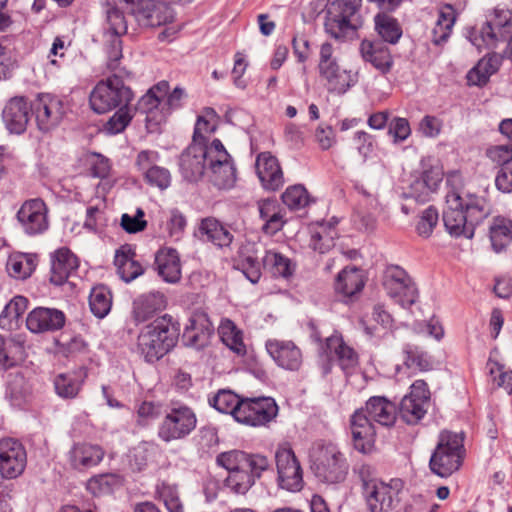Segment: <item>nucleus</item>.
<instances>
[{
    "mask_svg": "<svg viewBox=\"0 0 512 512\" xmlns=\"http://www.w3.org/2000/svg\"><path fill=\"white\" fill-rule=\"evenodd\" d=\"M132 315L137 323H143L167 306V298L160 291H149L137 296L133 300Z\"/></svg>",
    "mask_w": 512,
    "mask_h": 512,
    "instance_id": "34",
    "label": "nucleus"
},
{
    "mask_svg": "<svg viewBox=\"0 0 512 512\" xmlns=\"http://www.w3.org/2000/svg\"><path fill=\"white\" fill-rule=\"evenodd\" d=\"M503 57V55L495 52L485 55L467 73L466 78L468 84L479 87L486 85L490 77L499 70Z\"/></svg>",
    "mask_w": 512,
    "mask_h": 512,
    "instance_id": "40",
    "label": "nucleus"
},
{
    "mask_svg": "<svg viewBox=\"0 0 512 512\" xmlns=\"http://www.w3.org/2000/svg\"><path fill=\"white\" fill-rule=\"evenodd\" d=\"M256 173L266 190L276 191L284 184L283 172L278 159L270 152H262L257 156Z\"/></svg>",
    "mask_w": 512,
    "mask_h": 512,
    "instance_id": "31",
    "label": "nucleus"
},
{
    "mask_svg": "<svg viewBox=\"0 0 512 512\" xmlns=\"http://www.w3.org/2000/svg\"><path fill=\"white\" fill-rule=\"evenodd\" d=\"M234 268L240 271L252 284L259 282L262 276L263 261L260 262L259 247L252 241H244L234 258Z\"/></svg>",
    "mask_w": 512,
    "mask_h": 512,
    "instance_id": "25",
    "label": "nucleus"
},
{
    "mask_svg": "<svg viewBox=\"0 0 512 512\" xmlns=\"http://www.w3.org/2000/svg\"><path fill=\"white\" fill-rule=\"evenodd\" d=\"M28 307L24 296H15L7 303L0 314V327L10 329L13 322L17 323Z\"/></svg>",
    "mask_w": 512,
    "mask_h": 512,
    "instance_id": "54",
    "label": "nucleus"
},
{
    "mask_svg": "<svg viewBox=\"0 0 512 512\" xmlns=\"http://www.w3.org/2000/svg\"><path fill=\"white\" fill-rule=\"evenodd\" d=\"M427 406L428 404L417 401L415 398L403 397L397 414L399 413L401 419L408 425H415L426 415Z\"/></svg>",
    "mask_w": 512,
    "mask_h": 512,
    "instance_id": "52",
    "label": "nucleus"
},
{
    "mask_svg": "<svg viewBox=\"0 0 512 512\" xmlns=\"http://www.w3.org/2000/svg\"><path fill=\"white\" fill-rule=\"evenodd\" d=\"M359 51L363 60L370 63L381 74L389 73L393 67L394 61L389 48L380 40L361 41Z\"/></svg>",
    "mask_w": 512,
    "mask_h": 512,
    "instance_id": "32",
    "label": "nucleus"
},
{
    "mask_svg": "<svg viewBox=\"0 0 512 512\" xmlns=\"http://www.w3.org/2000/svg\"><path fill=\"white\" fill-rule=\"evenodd\" d=\"M179 334V322L165 314L140 332L137 339V350L145 361L156 362L175 347Z\"/></svg>",
    "mask_w": 512,
    "mask_h": 512,
    "instance_id": "3",
    "label": "nucleus"
},
{
    "mask_svg": "<svg viewBox=\"0 0 512 512\" xmlns=\"http://www.w3.org/2000/svg\"><path fill=\"white\" fill-rule=\"evenodd\" d=\"M216 464L227 470L224 486L237 495H245L271 466L266 456L242 450L220 453Z\"/></svg>",
    "mask_w": 512,
    "mask_h": 512,
    "instance_id": "2",
    "label": "nucleus"
},
{
    "mask_svg": "<svg viewBox=\"0 0 512 512\" xmlns=\"http://www.w3.org/2000/svg\"><path fill=\"white\" fill-rule=\"evenodd\" d=\"M445 198L443 222L446 231L455 238H473L476 226L491 213L488 201L471 193L462 196L455 190L449 191Z\"/></svg>",
    "mask_w": 512,
    "mask_h": 512,
    "instance_id": "1",
    "label": "nucleus"
},
{
    "mask_svg": "<svg viewBox=\"0 0 512 512\" xmlns=\"http://www.w3.org/2000/svg\"><path fill=\"white\" fill-rule=\"evenodd\" d=\"M145 213L142 208H137L135 215L123 214L121 217V227L128 233H138L147 226L144 219Z\"/></svg>",
    "mask_w": 512,
    "mask_h": 512,
    "instance_id": "64",
    "label": "nucleus"
},
{
    "mask_svg": "<svg viewBox=\"0 0 512 512\" xmlns=\"http://www.w3.org/2000/svg\"><path fill=\"white\" fill-rule=\"evenodd\" d=\"M21 230L28 236H37L49 228L48 208L41 198L26 200L16 214Z\"/></svg>",
    "mask_w": 512,
    "mask_h": 512,
    "instance_id": "18",
    "label": "nucleus"
},
{
    "mask_svg": "<svg viewBox=\"0 0 512 512\" xmlns=\"http://www.w3.org/2000/svg\"><path fill=\"white\" fill-rule=\"evenodd\" d=\"M388 134L393 137L394 143L404 142L411 135V127L406 118L394 117L388 126Z\"/></svg>",
    "mask_w": 512,
    "mask_h": 512,
    "instance_id": "63",
    "label": "nucleus"
},
{
    "mask_svg": "<svg viewBox=\"0 0 512 512\" xmlns=\"http://www.w3.org/2000/svg\"><path fill=\"white\" fill-rule=\"evenodd\" d=\"M156 492L169 512H184L176 485L163 481L157 485Z\"/></svg>",
    "mask_w": 512,
    "mask_h": 512,
    "instance_id": "58",
    "label": "nucleus"
},
{
    "mask_svg": "<svg viewBox=\"0 0 512 512\" xmlns=\"http://www.w3.org/2000/svg\"><path fill=\"white\" fill-rule=\"evenodd\" d=\"M38 129L49 132L55 129L63 120L67 112L65 101L49 93L37 96L32 104Z\"/></svg>",
    "mask_w": 512,
    "mask_h": 512,
    "instance_id": "17",
    "label": "nucleus"
},
{
    "mask_svg": "<svg viewBox=\"0 0 512 512\" xmlns=\"http://www.w3.org/2000/svg\"><path fill=\"white\" fill-rule=\"evenodd\" d=\"M281 198L283 203L291 210L304 208L309 202L307 190L300 184L288 187Z\"/></svg>",
    "mask_w": 512,
    "mask_h": 512,
    "instance_id": "60",
    "label": "nucleus"
},
{
    "mask_svg": "<svg viewBox=\"0 0 512 512\" xmlns=\"http://www.w3.org/2000/svg\"><path fill=\"white\" fill-rule=\"evenodd\" d=\"M265 347L279 367L289 371L300 369L303 362L302 352L293 341L269 339Z\"/></svg>",
    "mask_w": 512,
    "mask_h": 512,
    "instance_id": "27",
    "label": "nucleus"
},
{
    "mask_svg": "<svg viewBox=\"0 0 512 512\" xmlns=\"http://www.w3.org/2000/svg\"><path fill=\"white\" fill-rule=\"evenodd\" d=\"M114 265L120 278L129 283L144 273V268L136 259L135 248L132 245L125 244L120 246L115 252Z\"/></svg>",
    "mask_w": 512,
    "mask_h": 512,
    "instance_id": "38",
    "label": "nucleus"
},
{
    "mask_svg": "<svg viewBox=\"0 0 512 512\" xmlns=\"http://www.w3.org/2000/svg\"><path fill=\"white\" fill-rule=\"evenodd\" d=\"M211 182L219 189H229L236 182V168L230 154L219 139L210 144V161L208 163Z\"/></svg>",
    "mask_w": 512,
    "mask_h": 512,
    "instance_id": "16",
    "label": "nucleus"
},
{
    "mask_svg": "<svg viewBox=\"0 0 512 512\" xmlns=\"http://www.w3.org/2000/svg\"><path fill=\"white\" fill-rule=\"evenodd\" d=\"M103 449L88 443L75 444L69 452L71 466L77 470H86L97 466L104 457Z\"/></svg>",
    "mask_w": 512,
    "mask_h": 512,
    "instance_id": "39",
    "label": "nucleus"
},
{
    "mask_svg": "<svg viewBox=\"0 0 512 512\" xmlns=\"http://www.w3.org/2000/svg\"><path fill=\"white\" fill-rule=\"evenodd\" d=\"M84 379L78 373H61L54 379L56 394L63 399H74L78 396Z\"/></svg>",
    "mask_w": 512,
    "mask_h": 512,
    "instance_id": "50",
    "label": "nucleus"
},
{
    "mask_svg": "<svg viewBox=\"0 0 512 512\" xmlns=\"http://www.w3.org/2000/svg\"><path fill=\"white\" fill-rule=\"evenodd\" d=\"M36 266L37 260L34 254L17 253L8 258L6 269L11 277L25 280L32 275Z\"/></svg>",
    "mask_w": 512,
    "mask_h": 512,
    "instance_id": "47",
    "label": "nucleus"
},
{
    "mask_svg": "<svg viewBox=\"0 0 512 512\" xmlns=\"http://www.w3.org/2000/svg\"><path fill=\"white\" fill-rule=\"evenodd\" d=\"M218 334L223 344L234 353L239 356L246 354L242 331L238 329L232 320L223 318L218 326Z\"/></svg>",
    "mask_w": 512,
    "mask_h": 512,
    "instance_id": "45",
    "label": "nucleus"
},
{
    "mask_svg": "<svg viewBox=\"0 0 512 512\" xmlns=\"http://www.w3.org/2000/svg\"><path fill=\"white\" fill-rule=\"evenodd\" d=\"M350 429L354 448L364 454L370 453L374 447L376 430L363 408L351 415Z\"/></svg>",
    "mask_w": 512,
    "mask_h": 512,
    "instance_id": "26",
    "label": "nucleus"
},
{
    "mask_svg": "<svg viewBox=\"0 0 512 512\" xmlns=\"http://www.w3.org/2000/svg\"><path fill=\"white\" fill-rule=\"evenodd\" d=\"M278 412L279 407L272 397H247L238 409L237 422L250 427H264L276 419Z\"/></svg>",
    "mask_w": 512,
    "mask_h": 512,
    "instance_id": "15",
    "label": "nucleus"
},
{
    "mask_svg": "<svg viewBox=\"0 0 512 512\" xmlns=\"http://www.w3.org/2000/svg\"><path fill=\"white\" fill-rule=\"evenodd\" d=\"M215 328L208 314L202 310L194 311L182 334V342L187 347L196 349L206 346Z\"/></svg>",
    "mask_w": 512,
    "mask_h": 512,
    "instance_id": "23",
    "label": "nucleus"
},
{
    "mask_svg": "<svg viewBox=\"0 0 512 512\" xmlns=\"http://www.w3.org/2000/svg\"><path fill=\"white\" fill-rule=\"evenodd\" d=\"M439 220V214L434 206L426 208L416 225V231L419 236L428 238L431 236L434 228L436 227Z\"/></svg>",
    "mask_w": 512,
    "mask_h": 512,
    "instance_id": "61",
    "label": "nucleus"
},
{
    "mask_svg": "<svg viewBox=\"0 0 512 512\" xmlns=\"http://www.w3.org/2000/svg\"><path fill=\"white\" fill-rule=\"evenodd\" d=\"M162 404L154 401H143L137 408V422L148 425L162 415Z\"/></svg>",
    "mask_w": 512,
    "mask_h": 512,
    "instance_id": "62",
    "label": "nucleus"
},
{
    "mask_svg": "<svg viewBox=\"0 0 512 512\" xmlns=\"http://www.w3.org/2000/svg\"><path fill=\"white\" fill-rule=\"evenodd\" d=\"M491 246L496 253L505 250L512 242V220L506 217H495L489 227Z\"/></svg>",
    "mask_w": 512,
    "mask_h": 512,
    "instance_id": "44",
    "label": "nucleus"
},
{
    "mask_svg": "<svg viewBox=\"0 0 512 512\" xmlns=\"http://www.w3.org/2000/svg\"><path fill=\"white\" fill-rule=\"evenodd\" d=\"M78 258L68 248H60L51 255L50 281L55 285L64 284L76 272Z\"/></svg>",
    "mask_w": 512,
    "mask_h": 512,
    "instance_id": "37",
    "label": "nucleus"
},
{
    "mask_svg": "<svg viewBox=\"0 0 512 512\" xmlns=\"http://www.w3.org/2000/svg\"><path fill=\"white\" fill-rule=\"evenodd\" d=\"M169 83L165 80L153 85L137 102L134 111L145 114V122L149 128L156 127L165 121V114L159 106L169 92Z\"/></svg>",
    "mask_w": 512,
    "mask_h": 512,
    "instance_id": "19",
    "label": "nucleus"
},
{
    "mask_svg": "<svg viewBox=\"0 0 512 512\" xmlns=\"http://www.w3.org/2000/svg\"><path fill=\"white\" fill-rule=\"evenodd\" d=\"M160 154L154 150H142L136 158V166L144 181L151 187L167 189L171 184V174L165 167L158 165Z\"/></svg>",
    "mask_w": 512,
    "mask_h": 512,
    "instance_id": "21",
    "label": "nucleus"
},
{
    "mask_svg": "<svg viewBox=\"0 0 512 512\" xmlns=\"http://www.w3.org/2000/svg\"><path fill=\"white\" fill-rule=\"evenodd\" d=\"M361 495L368 512H392L400 503L404 482L392 478L388 482L370 477V467L362 466L359 471Z\"/></svg>",
    "mask_w": 512,
    "mask_h": 512,
    "instance_id": "5",
    "label": "nucleus"
},
{
    "mask_svg": "<svg viewBox=\"0 0 512 512\" xmlns=\"http://www.w3.org/2000/svg\"><path fill=\"white\" fill-rule=\"evenodd\" d=\"M128 26L124 13L117 8L107 10L104 28L107 67L111 71L118 69L122 54L121 37L127 34Z\"/></svg>",
    "mask_w": 512,
    "mask_h": 512,
    "instance_id": "12",
    "label": "nucleus"
},
{
    "mask_svg": "<svg viewBox=\"0 0 512 512\" xmlns=\"http://www.w3.org/2000/svg\"><path fill=\"white\" fill-rule=\"evenodd\" d=\"M456 21L455 10L452 5L446 4L439 11L438 19L432 31V42L435 45L444 44L451 35Z\"/></svg>",
    "mask_w": 512,
    "mask_h": 512,
    "instance_id": "48",
    "label": "nucleus"
},
{
    "mask_svg": "<svg viewBox=\"0 0 512 512\" xmlns=\"http://www.w3.org/2000/svg\"><path fill=\"white\" fill-rule=\"evenodd\" d=\"M373 423L390 428L397 419L396 405L384 396L370 397L363 408Z\"/></svg>",
    "mask_w": 512,
    "mask_h": 512,
    "instance_id": "36",
    "label": "nucleus"
},
{
    "mask_svg": "<svg viewBox=\"0 0 512 512\" xmlns=\"http://www.w3.org/2000/svg\"><path fill=\"white\" fill-rule=\"evenodd\" d=\"M318 68L320 77L331 94L344 95L358 82L357 74L338 65L333 57V46L328 42L321 45Z\"/></svg>",
    "mask_w": 512,
    "mask_h": 512,
    "instance_id": "9",
    "label": "nucleus"
},
{
    "mask_svg": "<svg viewBox=\"0 0 512 512\" xmlns=\"http://www.w3.org/2000/svg\"><path fill=\"white\" fill-rule=\"evenodd\" d=\"M65 314L56 308L36 307L29 312L26 326L33 333L58 331L65 325Z\"/></svg>",
    "mask_w": 512,
    "mask_h": 512,
    "instance_id": "30",
    "label": "nucleus"
},
{
    "mask_svg": "<svg viewBox=\"0 0 512 512\" xmlns=\"http://www.w3.org/2000/svg\"><path fill=\"white\" fill-rule=\"evenodd\" d=\"M263 269L275 278L287 279L296 269V264L287 256L275 250H267L262 257Z\"/></svg>",
    "mask_w": 512,
    "mask_h": 512,
    "instance_id": "43",
    "label": "nucleus"
},
{
    "mask_svg": "<svg viewBox=\"0 0 512 512\" xmlns=\"http://www.w3.org/2000/svg\"><path fill=\"white\" fill-rule=\"evenodd\" d=\"M365 280L362 271L356 267L345 268L337 276L335 290L343 297L351 298L364 288Z\"/></svg>",
    "mask_w": 512,
    "mask_h": 512,
    "instance_id": "42",
    "label": "nucleus"
},
{
    "mask_svg": "<svg viewBox=\"0 0 512 512\" xmlns=\"http://www.w3.org/2000/svg\"><path fill=\"white\" fill-rule=\"evenodd\" d=\"M134 16L140 26L158 27L172 21V10L161 2L155 0H140L133 10Z\"/></svg>",
    "mask_w": 512,
    "mask_h": 512,
    "instance_id": "28",
    "label": "nucleus"
},
{
    "mask_svg": "<svg viewBox=\"0 0 512 512\" xmlns=\"http://www.w3.org/2000/svg\"><path fill=\"white\" fill-rule=\"evenodd\" d=\"M464 441V432L446 429L440 431L437 445L429 461L431 471L442 478H447L458 471L466 456Z\"/></svg>",
    "mask_w": 512,
    "mask_h": 512,
    "instance_id": "6",
    "label": "nucleus"
},
{
    "mask_svg": "<svg viewBox=\"0 0 512 512\" xmlns=\"http://www.w3.org/2000/svg\"><path fill=\"white\" fill-rule=\"evenodd\" d=\"M27 463V455L21 442L13 438L0 440V474L3 478L20 476Z\"/></svg>",
    "mask_w": 512,
    "mask_h": 512,
    "instance_id": "20",
    "label": "nucleus"
},
{
    "mask_svg": "<svg viewBox=\"0 0 512 512\" xmlns=\"http://www.w3.org/2000/svg\"><path fill=\"white\" fill-rule=\"evenodd\" d=\"M392 321V316L385 310L384 306L377 304L373 307L371 316L361 318L360 324L367 335L374 336L377 333V325L388 328Z\"/></svg>",
    "mask_w": 512,
    "mask_h": 512,
    "instance_id": "55",
    "label": "nucleus"
},
{
    "mask_svg": "<svg viewBox=\"0 0 512 512\" xmlns=\"http://www.w3.org/2000/svg\"><path fill=\"white\" fill-rule=\"evenodd\" d=\"M277 483L281 489L298 492L303 488V470L288 443L281 444L275 452Z\"/></svg>",
    "mask_w": 512,
    "mask_h": 512,
    "instance_id": "13",
    "label": "nucleus"
},
{
    "mask_svg": "<svg viewBox=\"0 0 512 512\" xmlns=\"http://www.w3.org/2000/svg\"><path fill=\"white\" fill-rule=\"evenodd\" d=\"M374 26L383 43L396 44L403 33L398 20L385 12L374 16Z\"/></svg>",
    "mask_w": 512,
    "mask_h": 512,
    "instance_id": "46",
    "label": "nucleus"
},
{
    "mask_svg": "<svg viewBox=\"0 0 512 512\" xmlns=\"http://www.w3.org/2000/svg\"><path fill=\"white\" fill-rule=\"evenodd\" d=\"M117 70H119L118 73L99 81L90 93V106L98 114L131 104L134 98L132 89L123 80V75L129 76L130 73L125 69Z\"/></svg>",
    "mask_w": 512,
    "mask_h": 512,
    "instance_id": "7",
    "label": "nucleus"
},
{
    "mask_svg": "<svg viewBox=\"0 0 512 512\" xmlns=\"http://www.w3.org/2000/svg\"><path fill=\"white\" fill-rule=\"evenodd\" d=\"M197 422L196 413L190 406L172 404L158 425L157 436L165 443L186 439L196 429Z\"/></svg>",
    "mask_w": 512,
    "mask_h": 512,
    "instance_id": "8",
    "label": "nucleus"
},
{
    "mask_svg": "<svg viewBox=\"0 0 512 512\" xmlns=\"http://www.w3.org/2000/svg\"><path fill=\"white\" fill-rule=\"evenodd\" d=\"M325 352L333 354L336 357L338 365L346 373H351L359 363L356 351L347 345L341 333L334 331L332 335L325 339Z\"/></svg>",
    "mask_w": 512,
    "mask_h": 512,
    "instance_id": "35",
    "label": "nucleus"
},
{
    "mask_svg": "<svg viewBox=\"0 0 512 512\" xmlns=\"http://www.w3.org/2000/svg\"><path fill=\"white\" fill-rule=\"evenodd\" d=\"M154 269L166 283L176 284L181 280V262L176 249L162 247L155 253Z\"/></svg>",
    "mask_w": 512,
    "mask_h": 512,
    "instance_id": "33",
    "label": "nucleus"
},
{
    "mask_svg": "<svg viewBox=\"0 0 512 512\" xmlns=\"http://www.w3.org/2000/svg\"><path fill=\"white\" fill-rule=\"evenodd\" d=\"M89 306L97 318H104L112 307V294L109 288L105 285L92 288L89 295Z\"/></svg>",
    "mask_w": 512,
    "mask_h": 512,
    "instance_id": "51",
    "label": "nucleus"
},
{
    "mask_svg": "<svg viewBox=\"0 0 512 512\" xmlns=\"http://www.w3.org/2000/svg\"><path fill=\"white\" fill-rule=\"evenodd\" d=\"M466 38L479 51L494 49L499 43L507 42L504 56L512 61V11L495 8L481 27L467 29Z\"/></svg>",
    "mask_w": 512,
    "mask_h": 512,
    "instance_id": "4",
    "label": "nucleus"
},
{
    "mask_svg": "<svg viewBox=\"0 0 512 512\" xmlns=\"http://www.w3.org/2000/svg\"><path fill=\"white\" fill-rule=\"evenodd\" d=\"M382 285L387 295L403 308L413 305L418 297L417 288L407 272L397 265L386 267Z\"/></svg>",
    "mask_w": 512,
    "mask_h": 512,
    "instance_id": "14",
    "label": "nucleus"
},
{
    "mask_svg": "<svg viewBox=\"0 0 512 512\" xmlns=\"http://www.w3.org/2000/svg\"><path fill=\"white\" fill-rule=\"evenodd\" d=\"M199 231L208 242L219 248L229 247L234 239L230 226L223 224L214 217L202 219Z\"/></svg>",
    "mask_w": 512,
    "mask_h": 512,
    "instance_id": "41",
    "label": "nucleus"
},
{
    "mask_svg": "<svg viewBox=\"0 0 512 512\" xmlns=\"http://www.w3.org/2000/svg\"><path fill=\"white\" fill-rule=\"evenodd\" d=\"M134 117V110L130 104L116 108L115 113L104 125L107 134L116 135L123 132Z\"/></svg>",
    "mask_w": 512,
    "mask_h": 512,
    "instance_id": "56",
    "label": "nucleus"
},
{
    "mask_svg": "<svg viewBox=\"0 0 512 512\" xmlns=\"http://www.w3.org/2000/svg\"><path fill=\"white\" fill-rule=\"evenodd\" d=\"M442 182V173L438 168H429L419 174L412 175L405 196L418 203L429 202Z\"/></svg>",
    "mask_w": 512,
    "mask_h": 512,
    "instance_id": "24",
    "label": "nucleus"
},
{
    "mask_svg": "<svg viewBox=\"0 0 512 512\" xmlns=\"http://www.w3.org/2000/svg\"><path fill=\"white\" fill-rule=\"evenodd\" d=\"M29 395V388L21 374L11 376L6 386L5 396L13 406L20 407Z\"/></svg>",
    "mask_w": 512,
    "mask_h": 512,
    "instance_id": "57",
    "label": "nucleus"
},
{
    "mask_svg": "<svg viewBox=\"0 0 512 512\" xmlns=\"http://www.w3.org/2000/svg\"><path fill=\"white\" fill-rule=\"evenodd\" d=\"M31 111H33L32 104H29L25 97L17 96L11 98L2 111V118L6 128L14 134L24 133Z\"/></svg>",
    "mask_w": 512,
    "mask_h": 512,
    "instance_id": "29",
    "label": "nucleus"
},
{
    "mask_svg": "<svg viewBox=\"0 0 512 512\" xmlns=\"http://www.w3.org/2000/svg\"><path fill=\"white\" fill-rule=\"evenodd\" d=\"M243 401L244 398L239 397L233 391L222 389L209 399V404L221 413L232 415L237 421L238 409L242 406Z\"/></svg>",
    "mask_w": 512,
    "mask_h": 512,
    "instance_id": "49",
    "label": "nucleus"
},
{
    "mask_svg": "<svg viewBox=\"0 0 512 512\" xmlns=\"http://www.w3.org/2000/svg\"><path fill=\"white\" fill-rule=\"evenodd\" d=\"M359 4L356 0L331 2L325 21V29L335 39H344L360 27Z\"/></svg>",
    "mask_w": 512,
    "mask_h": 512,
    "instance_id": "10",
    "label": "nucleus"
},
{
    "mask_svg": "<svg viewBox=\"0 0 512 512\" xmlns=\"http://www.w3.org/2000/svg\"><path fill=\"white\" fill-rule=\"evenodd\" d=\"M337 221L327 224H321L320 230L314 232L311 236L310 247L314 251L323 254L329 251L334 246V240L337 238L338 233L335 229Z\"/></svg>",
    "mask_w": 512,
    "mask_h": 512,
    "instance_id": "53",
    "label": "nucleus"
},
{
    "mask_svg": "<svg viewBox=\"0 0 512 512\" xmlns=\"http://www.w3.org/2000/svg\"><path fill=\"white\" fill-rule=\"evenodd\" d=\"M403 352L405 354L404 364L408 368H416L421 371H427L431 368V357L418 346L406 344L403 347Z\"/></svg>",
    "mask_w": 512,
    "mask_h": 512,
    "instance_id": "59",
    "label": "nucleus"
},
{
    "mask_svg": "<svg viewBox=\"0 0 512 512\" xmlns=\"http://www.w3.org/2000/svg\"><path fill=\"white\" fill-rule=\"evenodd\" d=\"M349 465L344 454L334 444L320 447L313 463L315 476L325 483H339L347 475Z\"/></svg>",
    "mask_w": 512,
    "mask_h": 512,
    "instance_id": "11",
    "label": "nucleus"
},
{
    "mask_svg": "<svg viewBox=\"0 0 512 512\" xmlns=\"http://www.w3.org/2000/svg\"><path fill=\"white\" fill-rule=\"evenodd\" d=\"M210 161V145L201 143L190 144L180 155V173L188 182L200 180L206 170V162Z\"/></svg>",
    "mask_w": 512,
    "mask_h": 512,
    "instance_id": "22",
    "label": "nucleus"
}]
</instances>
